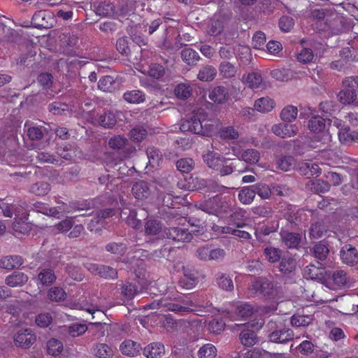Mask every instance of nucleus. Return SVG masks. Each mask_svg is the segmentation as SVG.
I'll return each mask as SVG.
<instances>
[{
	"label": "nucleus",
	"instance_id": "nucleus-1",
	"mask_svg": "<svg viewBox=\"0 0 358 358\" xmlns=\"http://www.w3.org/2000/svg\"><path fill=\"white\" fill-rule=\"evenodd\" d=\"M180 129L182 132L211 136L220 129V124L217 120H207L203 124L198 115L194 114L181 120Z\"/></svg>",
	"mask_w": 358,
	"mask_h": 358
},
{
	"label": "nucleus",
	"instance_id": "nucleus-2",
	"mask_svg": "<svg viewBox=\"0 0 358 358\" xmlns=\"http://www.w3.org/2000/svg\"><path fill=\"white\" fill-rule=\"evenodd\" d=\"M266 327L271 333L268 334V339L271 342L285 343L294 338V332L290 329L282 327V324H278L276 322L271 320L266 324Z\"/></svg>",
	"mask_w": 358,
	"mask_h": 358
},
{
	"label": "nucleus",
	"instance_id": "nucleus-3",
	"mask_svg": "<svg viewBox=\"0 0 358 358\" xmlns=\"http://www.w3.org/2000/svg\"><path fill=\"white\" fill-rule=\"evenodd\" d=\"M264 324V320L260 319L257 321L252 320L245 324L247 328L244 329L239 334L241 343L246 347L255 345L259 341L256 331L261 329Z\"/></svg>",
	"mask_w": 358,
	"mask_h": 358
},
{
	"label": "nucleus",
	"instance_id": "nucleus-4",
	"mask_svg": "<svg viewBox=\"0 0 358 358\" xmlns=\"http://www.w3.org/2000/svg\"><path fill=\"white\" fill-rule=\"evenodd\" d=\"M249 289L253 294H260L263 296L271 299L274 296L273 283L265 277H259L252 282Z\"/></svg>",
	"mask_w": 358,
	"mask_h": 358
},
{
	"label": "nucleus",
	"instance_id": "nucleus-5",
	"mask_svg": "<svg viewBox=\"0 0 358 358\" xmlns=\"http://www.w3.org/2000/svg\"><path fill=\"white\" fill-rule=\"evenodd\" d=\"M331 125L328 124L327 120L320 115H314L308 121V127L313 133H321L322 138L318 141H327L330 139L329 129Z\"/></svg>",
	"mask_w": 358,
	"mask_h": 358
},
{
	"label": "nucleus",
	"instance_id": "nucleus-6",
	"mask_svg": "<svg viewBox=\"0 0 358 358\" xmlns=\"http://www.w3.org/2000/svg\"><path fill=\"white\" fill-rule=\"evenodd\" d=\"M183 277L178 282L179 286L186 289H191L199 282V271L192 265L182 266Z\"/></svg>",
	"mask_w": 358,
	"mask_h": 358
},
{
	"label": "nucleus",
	"instance_id": "nucleus-7",
	"mask_svg": "<svg viewBox=\"0 0 358 358\" xmlns=\"http://www.w3.org/2000/svg\"><path fill=\"white\" fill-rule=\"evenodd\" d=\"M326 280L324 285L330 289H336L346 285L348 276L346 272L342 270L327 271Z\"/></svg>",
	"mask_w": 358,
	"mask_h": 358
},
{
	"label": "nucleus",
	"instance_id": "nucleus-8",
	"mask_svg": "<svg viewBox=\"0 0 358 358\" xmlns=\"http://www.w3.org/2000/svg\"><path fill=\"white\" fill-rule=\"evenodd\" d=\"M36 341L31 329H21L13 336L14 344L17 348L29 349Z\"/></svg>",
	"mask_w": 358,
	"mask_h": 358
},
{
	"label": "nucleus",
	"instance_id": "nucleus-9",
	"mask_svg": "<svg viewBox=\"0 0 358 358\" xmlns=\"http://www.w3.org/2000/svg\"><path fill=\"white\" fill-rule=\"evenodd\" d=\"M54 21V16L50 10H42L34 14L31 24L35 28L48 29L52 26Z\"/></svg>",
	"mask_w": 358,
	"mask_h": 358
},
{
	"label": "nucleus",
	"instance_id": "nucleus-10",
	"mask_svg": "<svg viewBox=\"0 0 358 358\" xmlns=\"http://www.w3.org/2000/svg\"><path fill=\"white\" fill-rule=\"evenodd\" d=\"M163 234L164 237L175 241L189 242L193 238L187 229L179 227L165 228Z\"/></svg>",
	"mask_w": 358,
	"mask_h": 358
},
{
	"label": "nucleus",
	"instance_id": "nucleus-11",
	"mask_svg": "<svg viewBox=\"0 0 358 358\" xmlns=\"http://www.w3.org/2000/svg\"><path fill=\"white\" fill-rule=\"evenodd\" d=\"M334 123L338 129L339 141L343 144H350L358 140V130H352L349 125L338 122V120Z\"/></svg>",
	"mask_w": 358,
	"mask_h": 358
},
{
	"label": "nucleus",
	"instance_id": "nucleus-12",
	"mask_svg": "<svg viewBox=\"0 0 358 358\" xmlns=\"http://www.w3.org/2000/svg\"><path fill=\"white\" fill-rule=\"evenodd\" d=\"M15 221L13 223V229L15 232L21 234H27L32 229V224L27 222L29 213L23 212H15Z\"/></svg>",
	"mask_w": 358,
	"mask_h": 358
},
{
	"label": "nucleus",
	"instance_id": "nucleus-13",
	"mask_svg": "<svg viewBox=\"0 0 358 358\" xmlns=\"http://www.w3.org/2000/svg\"><path fill=\"white\" fill-rule=\"evenodd\" d=\"M327 271L325 269H321L315 264H309L303 269V275L308 278L324 284L326 280Z\"/></svg>",
	"mask_w": 358,
	"mask_h": 358
},
{
	"label": "nucleus",
	"instance_id": "nucleus-14",
	"mask_svg": "<svg viewBox=\"0 0 358 358\" xmlns=\"http://www.w3.org/2000/svg\"><path fill=\"white\" fill-rule=\"evenodd\" d=\"M301 210L291 205L287 206L283 213V217L288 222L291 229H295L301 222Z\"/></svg>",
	"mask_w": 358,
	"mask_h": 358
},
{
	"label": "nucleus",
	"instance_id": "nucleus-15",
	"mask_svg": "<svg viewBox=\"0 0 358 358\" xmlns=\"http://www.w3.org/2000/svg\"><path fill=\"white\" fill-rule=\"evenodd\" d=\"M133 195L138 200L148 199L151 195V189L148 182L139 180L135 182L131 188Z\"/></svg>",
	"mask_w": 358,
	"mask_h": 358
},
{
	"label": "nucleus",
	"instance_id": "nucleus-16",
	"mask_svg": "<svg viewBox=\"0 0 358 358\" xmlns=\"http://www.w3.org/2000/svg\"><path fill=\"white\" fill-rule=\"evenodd\" d=\"M28 280L27 274L15 271L5 278V284L10 287H21L28 282Z\"/></svg>",
	"mask_w": 358,
	"mask_h": 358
},
{
	"label": "nucleus",
	"instance_id": "nucleus-17",
	"mask_svg": "<svg viewBox=\"0 0 358 358\" xmlns=\"http://www.w3.org/2000/svg\"><path fill=\"white\" fill-rule=\"evenodd\" d=\"M341 258L343 263L353 266L358 262L357 249L351 245H345L341 251Z\"/></svg>",
	"mask_w": 358,
	"mask_h": 358
},
{
	"label": "nucleus",
	"instance_id": "nucleus-18",
	"mask_svg": "<svg viewBox=\"0 0 358 358\" xmlns=\"http://www.w3.org/2000/svg\"><path fill=\"white\" fill-rule=\"evenodd\" d=\"M120 350L124 355L134 357L140 355L143 348L141 344L137 342L125 340L120 344Z\"/></svg>",
	"mask_w": 358,
	"mask_h": 358
},
{
	"label": "nucleus",
	"instance_id": "nucleus-19",
	"mask_svg": "<svg viewBox=\"0 0 358 358\" xmlns=\"http://www.w3.org/2000/svg\"><path fill=\"white\" fill-rule=\"evenodd\" d=\"M164 353V345L159 342L151 343L143 350V354L146 358H162Z\"/></svg>",
	"mask_w": 358,
	"mask_h": 358
},
{
	"label": "nucleus",
	"instance_id": "nucleus-20",
	"mask_svg": "<svg viewBox=\"0 0 358 358\" xmlns=\"http://www.w3.org/2000/svg\"><path fill=\"white\" fill-rule=\"evenodd\" d=\"M202 158L208 167L215 171H218L221 163L225 162L224 157L214 151H208L203 154Z\"/></svg>",
	"mask_w": 358,
	"mask_h": 358
},
{
	"label": "nucleus",
	"instance_id": "nucleus-21",
	"mask_svg": "<svg viewBox=\"0 0 358 358\" xmlns=\"http://www.w3.org/2000/svg\"><path fill=\"white\" fill-rule=\"evenodd\" d=\"M283 6L280 0H259V8L264 15L269 16Z\"/></svg>",
	"mask_w": 358,
	"mask_h": 358
},
{
	"label": "nucleus",
	"instance_id": "nucleus-22",
	"mask_svg": "<svg viewBox=\"0 0 358 358\" xmlns=\"http://www.w3.org/2000/svg\"><path fill=\"white\" fill-rule=\"evenodd\" d=\"M279 223L278 221H271L257 228L255 231L257 239L260 242H264V236L277 231Z\"/></svg>",
	"mask_w": 358,
	"mask_h": 358
},
{
	"label": "nucleus",
	"instance_id": "nucleus-23",
	"mask_svg": "<svg viewBox=\"0 0 358 358\" xmlns=\"http://www.w3.org/2000/svg\"><path fill=\"white\" fill-rule=\"evenodd\" d=\"M229 97L228 90L224 86H216L209 94V99L217 104L225 103Z\"/></svg>",
	"mask_w": 358,
	"mask_h": 358
},
{
	"label": "nucleus",
	"instance_id": "nucleus-24",
	"mask_svg": "<svg viewBox=\"0 0 358 358\" xmlns=\"http://www.w3.org/2000/svg\"><path fill=\"white\" fill-rule=\"evenodd\" d=\"M325 24L332 32L338 34L342 31L344 22L341 16L338 13H333L327 17Z\"/></svg>",
	"mask_w": 358,
	"mask_h": 358
},
{
	"label": "nucleus",
	"instance_id": "nucleus-25",
	"mask_svg": "<svg viewBox=\"0 0 358 358\" xmlns=\"http://www.w3.org/2000/svg\"><path fill=\"white\" fill-rule=\"evenodd\" d=\"M23 263L24 260L21 256H6L0 259V268L12 270L15 268L20 267Z\"/></svg>",
	"mask_w": 358,
	"mask_h": 358
},
{
	"label": "nucleus",
	"instance_id": "nucleus-26",
	"mask_svg": "<svg viewBox=\"0 0 358 358\" xmlns=\"http://www.w3.org/2000/svg\"><path fill=\"white\" fill-rule=\"evenodd\" d=\"M189 41V39H185V35L182 36L180 34L176 37L174 43H171L168 39H165L163 45L164 48L171 52H176L181 49L182 47L187 45V42Z\"/></svg>",
	"mask_w": 358,
	"mask_h": 358
},
{
	"label": "nucleus",
	"instance_id": "nucleus-27",
	"mask_svg": "<svg viewBox=\"0 0 358 358\" xmlns=\"http://www.w3.org/2000/svg\"><path fill=\"white\" fill-rule=\"evenodd\" d=\"M275 101L268 96L262 97L257 99L255 102L254 107L256 110L260 113H268L275 107Z\"/></svg>",
	"mask_w": 358,
	"mask_h": 358
},
{
	"label": "nucleus",
	"instance_id": "nucleus-28",
	"mask_svg": "<svg viewBox=\"0 0 358 358\" xmlns=\"http://www.w3.org/2000/svg\"><path fill=\"white\" fill-rule=\"evenodd\" d=\"M339 101L345 105L355 103L357 99L356 90L351 87H345L337 95Z\"/></svg>",
	"mask_w": 358,
	"mask_h": 358
},
{
	"label": "nucleus",
	"instance_id": "nucleus-29",
	"mask_svg": "<svg viewBox=\"0 0 358 358\" xmlns=\"http://www.w3.org/2000/svg\"><path fill=\"white\" fill-rule=\"evenodd\" d=\"M285 244L289 248H296L301 241V235L298 233L282 231L280 233Z\"/></svg>",
	"mask_w": 358,
	"mask_h": 358
},
{
	"label": "nucleus",
	"instance_id": "nucleus-30",
	"mask_svg": "<svg viewBox=\"0 0 358 358\" xmlns=\"http://www.w3.org/2000/svg\"><path fill=\"white\" fill-rule=\"evenodd\" d=\"M92 353L99 358H111L113 350L105 343H96L93 345Z\"/></svg>",
	"mask_w": 358,
	"mask_h": 358
},
{
	"label": "nucleus",
	"instance_id": "nucleus-31",
	"mask_svg": "<svg viewBox=\"0 0 358 358\" xmlns=\"http://www.w3.org/2000/svg\"><path fill=\"white\" fill-rule=\"evenodd\" d=\"M279 264L280 271L285 275L293 273L296 267V261L291 257H282Z\"/></svg>",
	"mask_w": 358,
	"mask_h": 358
},
{
	"label": "nucleus",
	"instance_id": "nucleus-32",
	"mask_svg": "<svg viewBox=\"0 0 358 358\" xmlns=\"http://www.w3.org/2000/svg\"><path fill=\"white\" fill-rule=\"evenodd\" d=\"M217 69L212 65H206L199 71L197 78L203 82H209L215 79Z\"/></svg>",
	"mask_w": 358,
	"mask_h": 358
},
{
	"label": "nucleus",
	"instance_id": "nucleus-33",
	"mask_svg": "<svg viewBox=\"0 0 358 358\" xmlns=\"http://www.w3.org/2000/svg\"><path fill=\"white\" fill-rule=\"evenodd\" d=\"M39 269L41 271L38 274V279L41 284L44 286H49L55 282L57 278L52 269L43 268H39Z\"/></svg>",
	"mask_w": 358,
	"mask_h": 358
},
{
	"label": "nucleus",
	"instance_id": "nucleus-34",
	"mask_svg": "<svg viewBox=\"0 0 358 358\" xmlns=\"http://www.w3.org/2000/svg\"><path fill=\"white\" fill-rule=\"evenodd\" d=\"M221 14L216 13L214 15L208 27V33L211 36H217L220 34L224 29L223 22L220 20Z\"/></svg>",
	"mask_w": 358,
	"mask_h": 358
},
{
	"label": "nucleus",
	"instance_id": "nucleus-35",
	"mask_svg": "<svg viewBox=\"0 0 358 358\" xmlns=\"http://www.w3.org/2000/svg\"><path fill=\"white\" fill-rule=\"evenodd\" d=\"M96 14L102 17H113L115 14V7L111 2L102 1L95 8Z\"/></svg>",
	"mask_w": 358,
	"mask_h": 358
},
{
	"label": "nucleus",
	"instance_id": "nucleus-36",
	"mask_svg": "<svg viewBox=\"0 0 358 358\" xmlns=\"http://www.w3.org/2000/svg\"><path fill=\"white\" fill-rule=\"evenodd\" d=\"M300 173L302 175L306 176L307 178L311 176H318L321 173V169L318 164L312 162L302 163L299 166Z\"/></svg>",
	"mask_w": 358,
	"mask_h": 358
},
{
	"label": "nucleus",
	"instance_id": "nucleus-37",
	"mask_svg": "<svg viewBox=\"0 0 358 358\" xmlns=\"http://www.w3.org/2000/svg\"><path fill=\"white\" fill-rule=\"evenodd\" d=\"M181 57L184 62L189 66H195L201 57L199 53L192 48H185L181 51Z\"/></svg>",
	"mask_w": 358,
	"mask_h": 358
},
{
	"label": "nucleus",
	"instance_id": "nucleus-38",
	"mask_svg": "<svg viewBox=\"0 0 358 358\" xmlns=\"http://www.w3.org/2000/svg\"><path fill=\"white\" fill-rule=\"evenodd\" d=\"M336 110V105L332 101H322L319 105V111L323 117L327 120L328 124L331 125V120L329 117Z\"/></svg>",
	"mask_w": 358,
	"mask_h": 358
},
{
	"label": "nucleus",
	"instance_id": "nucleus-39",
	"mask_svg": "<svg viewBox=\"0 0 358 358\" xmlns=\"http://www.w3.org/2000/svg\"><path fill=\"white\" fill-rule=\"evenodd\" d=\"M99 123L104 128L111 129L116 124L117 118L113 112L107 110L99 115Z\"/></svg>",
	"mask_w": 358,
	"mask_h": 358
},
{
	"label": "nucleus",
	"instance_id": "nucleus-40",
	"mask_svg": "<svg viewBox=\"0 0 358 358\" xmlns=\"http://www.w3.org/2000/svg\"><path fill=\"white\" fill-rule=\"evenodd\" d=\"M193 306V303L191 301H183L182 304L178 303H166L165 308H167V310L176 313H189L192 311V308L191 306Z\"/></svg>",
	"mask_w": 358,
	"mask_h": 358
},
{
	"label": "nucleus",
	"instance_id": "nucleus-41",
	"mask_svg": "<svg viewBox=\"0 0 358 358\" xmlns=\"http://www.w3.org/2000/svg\"><path fill=\"white\" fill-rule=\"evenodd\" d=\"M124 99L131 103H140L145 100V94L137 90L126 92L123 95Z\"/></svg>",
	"mask_w": 358,
	"mask_h": 358
},
{
	"label": "nucleus",
	"instance_id": "nucleus-42",
	"mask_svg": "<svg viewBox=\"0 0 358 358\" xmlns=\"http://www.w3.org/2000/svg\"><path fill=\"white\" fill-rule=\"evenodd\" d=\"M147 155L149 159V164L152 167L159 166L163 162V156L161 152L155 148H148Z\"/></svg>",
	"mask_w": 358,
	"mask_h": 358
},
{
	"label": "nucleus",
	"instance_id": "nucleus-43",
	"mask_svg": "<svg viewBox=\"0 0 358 358\" xmlns=\"http://www.w3.org/2000/svg\"><path fill=\"white\" fill-rule=\"evenodd\" d=\"M219 71L221 76L225 78H234L237 72L236 66L229 62H222L219 66Z\"/></svg>",
	"mask_w": 358,
	"mask_h": 358
},
{
	"label": "nucleus",
	"instance_id": "nucleus-44",
	"mask_svg": "<svg viewBox=\"0 0 358 358\" xmlns=\"http://www.w3.org/2000/svg\"><path fill=\"white\" fill-rule=\"evenodd\" d=\"M137 293V287L131 283L127 282L121 287V295L123 297L124 302L131 301Z\"/></svg>",
	"mask_w": 358,
	"mask_h": 358
},
{
	"label": "nucleus",
	"instance_id": "nucleus-45",
	"mask_svg": "<svg viewBox=\"0 0 358 358\" xmlns=\"http://www.w3.org/2000/svg\"><path fill=\"white\" fill-rule=\"evenodd\" d=\"M50 190V184L45 181L36 182L32 184L29 188V192L36 196L46 195Z\"/></svg>",
	"mask_w": 358,
	"mask_h": 358
},
{
	"label": "nucleus",
	"instance_id": "nucleus-46",
	"mask_svg": "<svg viewBox=\"0 0 358 358\" xmlns=\"http://www.w3.org/2000/svg\"><path fill=\"white\" fill-rule=\"evenodd\" d=\"M199 208L210 215H217L220 208L218 199L217 198L209 199L200 203Z\"/></svg>",
	"mask_w": 358,
	"mask_h": 358
},
{
	"label": "nucleus",
	"instance_id": "nucleus-47",
	"mask_svg": "<svg viewBox=\"0 0 358 358\" xmlns=\"http://www.w3.org/2000/svg\"><path fill=\"white\" fill-rule=\"evenodd\" d=\"M255 195L257 194L262 199H267L271 195V187L266 183L259 182L252 185Z\"/></svg>",
	"mask_w": 358,
	"mask_h": 358
},
{
	"label": "nucleus",
	"instance_id": "nucleus-48",
	"mask_svg": "<svg viewBox=\"0 0 358 358\" xmlns=\"http://www.w3.org/2000/svg\"><path fill=\"white\" fill-rule=\"evenodd\" d=\"M194 161L192 158H181L178 159L176 166L177 170L184 173H189L194 167Z\"/></svg>",
	"mask_w": 358,
	"mask_h": 358
},
{
	"label": "nucleus",
	"instance_id": "nucleus-49",
	"mask_svg": "<svg viewBox=\"0 0 358 358\" xmlns=\"http://www.w3.org/2000/svg\"><path fill=\"white\" fill-rule=\"evenodd\" d=\"M255 197L252 185L243 187L238 194V199L243 204H250Z\"/></svg>",
	"mask_w": 358,
	"mask_h": 358
},
{
	"label": "nucleus",
	"instance_id": "nucleus-50",
	"mask_svg": "<svg viewBox=\"0 0 358 358\" xmlns=\"http://www.w3.org/2000/svg\"><path fill=\"white\" fill-rule=\"evenodd\" d=\"M308 186L311 191L315 193L320 194L328 192L330 189L331 185L327 181L318 179L312 181Z\"/></svg>",
	"mask_w": 358,
	"mask_h": 358
},
{
	"label": "nucleus",
	"instance_id": "nucleus-51",
	"mask_svg": "<svg viewBox=\"0 0 358 358\" xmlns=\"http://www.w3.org/2000/svg\"><path fill=\"white\" fill-rule=\"evenodd\" d=\"M48 134V129L43 127H30L28 128L27 134L31 141H41Z\"/></svg>",
	"mask_w": 358,
	"mask_h": 358
},
{
	"label": "nucleus",
	"instance_id": "nucleus-52",
	"mask_svg": "<svg viewBox=\"0 0 358 358\" xmlns=\"http://www.w3.org/2000/svg\"><path fill=\"white\" fill-rule=\"evenodd\" d=\"M298 109L294 106L285 107L280 113V118L286 122H291L296 118Z\"/></svg>",
	"mask_w": 358,
	"mask_h": 358
},
{
	"label": "nucleus",
	"instance_id": "nucleus-53",
	"mask_svg": "<svg viewBox=\"0 0 358 358\" xmlns=\"http://www.w3.org/2000/svg\"><path fill=\"white\" fill-rule=\"evenodd\" d=\"M108 252L116 255H123L127 250V245L123 243L110 242L105 246Z\"/></svg>",
	"mask_w": 358,
	"mask_h": 358
},
{
	"label": "nucleus",
	"instance_id": "nucleus-54",
	"mask_svg": "<svg viewBox=\"0 0 358 358\" xmlns=\"http://www.w3.org/2000/svg\"><path fill=\"white\" fill-rule=\"evenodd\" d=\"M217 283L222 289L226 291H232L234 287L232 279L225 273L217 275Z\"/></svg>",
	"mask_w": 358,
	"mask_h": 358
},
{
	"label": "nucleus",
	"instance_id": "nucleus-55",
	"mask_svg": "<svg viewBox=\"0 0 358 358\" xmlns=\"http://www.w3.org/2000/svg\"><path fill=\"white\" fill-rule=\"evenodd\" d=\"M357 50L353 47L343 48L340 52V56L342 61L347 64L348 62L358 60L357 58Z\"/></svg>",
	"mask_w": 358,
	"mask_h": 358
},
{
	"label": "nucleus",
	"instance_id": "nucleus-56",
	"mask_svg": "<svg viewBox=\"0 0 358 358\" xmlns=\"http://www.w3.org/2000/svg\"><path fill=\"white\" fill-rule=\"evenodd\" d=\"M115 80L110 76L102 77L98 83V87L103 92H112L115 90Z\"/></svg>",
	"mask_w": 358,
	"mask_h": 358
},
{
	"label": "nucleus",
	"instance_id": "nucleus-57",
	"mask_svg": "<svg viewBox=\"0 0 358 358\" xmlns=\"http://www.w3.org/2000/svg\"><path fill=\"white\" fill-rule=\"evenodd\" d=\"M266 259L271 263H275L282 258V251L274 247H267L264 250Z\"/></svg>",
	"mask_w": 358,
	"mask_h": 358
},
{
	"label": "nucleus",
	"instance_id": "nucleus-58",
	"mask_svg": "<svg viewBox=\"0 0 358 358\" xmlns=\"http://www.w3.org/2000/svg\"><path fill=\"white\" fill-rule=\"evenodd\" d=\"M162 230V225L160 221L157 220H148L145 225V231L148 235L158 234Z\"/></svg>",
	"mask_w": 358,
	"mask_h": 358
},
{
	"label": "nucleus",
	"instance_id": "nucleus-59",
	"mask_svg": "<svg viewBox=\"0 0 358 358\" xmlns=\"http://www.w3.org/2000/svg\"><path fill=\"white\" fill-rule=\"evenodd\" d=\"M63 349V344L61 341L55 338L50 339L47 343L48 353L52 356L59 355Z\"/></svg>",
	"mask_w": 358,
	"mask_h": 358
},
{
	"label": "nucleus",
	"instance_id": "nucleus-60",
	"mask_svg": "<svg viewBox=\"0 0 358 358\" xmlns=\"http://www.w3.org/2000/svg\"><path fill=\"white\" fill-rule=\"evenodd\" d=\"M48 296L51 301L59 302L66 299V294L62 287H54L49 289Z\"/></svg>",
	"mask_w": 358,
	"mask_h": 358
},
{
	"label": "nucleus",
	"instance_id": "nucleus-61",
	"mask_svg": "<svg viewBox=\"0 0 358 358\" xmlns=\"http://www.w3.org/2000/svg\"><path fill=\"white\" fill-rule=\"evenodd\" d=\"M128 143V139L120 135H115L108 140V146L114 150H122Z\"/></svg>",
	"mask_w": 358,
	"mask_h": 358
},
{
	"label": "nucleus",
	"instance_id": "nucleus-62",
	"mask_svg": "<svg viewBox=\"0 0 358 358\" xmlns=\"http://www.w3.org/2000/svg\"><path fill=\"white\" fill-rule=\"evenodd\" d=\"M192 88L189 85L185 83L178 84L174 89L175 95L180 99H185L190 96Z\"/></svg>",
	"mask_w": 358,
	"mask_h": 358
},
{
	"label": "nucleus",
	"instance_id": "nucleus-63",
	"mask_svg": "<svg viewBox=\"0 0 358 358\" xmlns=\"http://www.w3.org/2000/svg\"><path fill=\"white\" fill-rule=\"evenodd\" d=\"M199 358H215L217 355L216 348L210 343L203 345L199 350Z\"/></svg>",
	"mask_w": 358,
	"mask_h": 358
},
{
	"label": "nucleus",
	"instance_id": "nucleus-64",
	"mask_svg": "<svg viewBox=\"0 0 358 358\" xmlns=\"http://www.w3.org/2000/svg\"><path fill=\"white\" fill-rule=\"evenodd\" d=\"M313 250L315 258L320 261L325 260L329 252L327 246L321 242L317 243L313 248Z\"/></svg>",
	"mask_w": 358,
	"mask_h": 358
}]
</instances>
